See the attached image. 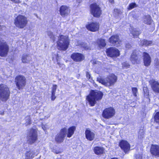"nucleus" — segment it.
I'll use <instances>...</instances> for the list:
<instances>
[{
    "mask_svg": "<svg viewBox=\"0 0 159 159\" xmlns=\"http://www.w3.org/2000/svg\"><path fill=\"white\" fill-rule=\"evenodd\" d=\"M71 58L75 61H80L84 59L83 56L79 53H74L72 54L71 56Z\"/></svg>",
    "mask_w": 159,
    "mask_h": 159,
    "instance_id": "nucleus-18",
    "label": "nucleus"
},
{
    "mask_svg": "<svg viewBox=\"0 0 159 159\" xmlns=\"http://www.w3.org/2000/svg\"><path fill=\"white\" fill-rule=\"evenodd\" d=\"M75 126H72L70 127L68 130L67 129L66 134L68 137L70 138L74 134L75 130Z\"/></svg>",
    "mask_w": 159,
    "mask_h": 159,
    "instance_id": "nucleus-25",
    "label": "nucleus"
},
{
    "mask_svg": "<svg viewBox=\"0 0 159 159\" xmlns=\"http://www.w3.org/2000/svg\"><path fill=\"white\" fill-rule=\"evenodd\" d=\"M151 17L150 15L145 16L143 17V22L145 24L150 25L152 22Z\"/></svg>",
    "mask_w": 159,
    "mask_h": 159,
    "instance_id": "nucleus-27",
    "label": "nucleus"
},
{
    "mask_svg": "<svg viewBox=\"0 0 159 159\" xmlns=\"http://www.w3.org/2000/svg\"><path fill=\"white\" fill-rule=\"evenodd\" d=\"M70 11L69 7L66 6H61L59 10L60 15L62 16H67L70 12Z\"/></svg>",
    "mask_w": 159,
    "mask_h": 159,
    "instance_id": "nucleus-16",
    "label": "nucleus"
},
{
    "mask_svg": "<svg viewBox=\"0 0 159 159\" xmlns=\"http://www.w3.org/2000/svg\"><path fill=\"white\" fill-rule=\"evenodd\" d=\"M42 128L44 130H45L46 129V127L43 124L42 125Z\"/></svg>",
    "mask_w": 159,
    "mask_h": 159,
    "instance_id": "nucleus-44",
    "label": "nucleus"
},
{
    "mask_svg": "<svg viewBox=\"0 0 159 159\" xmlns=\"http://www.w3.org/2000/svg\"><path fill=\"white\" fill-rule=\"evenodd\" d=\"M86 76L88 79L89 80L90 79V75L89 72H86Z\"/></svg>",
    "mask_w": 159,
    "mask_h": 159,
    "instance_id": "nucleus-40",
    "label": "nucleus"
},
{
    "mask_svg": "<svg viewBox=\"0 0 159 159\" xmlns=\"http://www.w3.org/2000/svg\"><path fill=\"white\" fill-rule=\"evenodd\" d=\"M107 55L111 57H117L120 55V51L115 48L111 47L106 50Z\"/></svg>",
    "mask_w": 159,
    "mask_h": 159,
    "instance_id": "nucleus-12",
    "label": "nucleus"
},
{
    "mask_svg": "<svg viewBox=\"0 0 159 159\" xmlns=\"http://www.w3.org/2000/svg\"><path fill=\"white\" fill-rule=\"evenodd\" d=\"M97 43L100 48L104 47L106 45L105 40L102 39H100L98 40Z\"/></svg>",
    "mask_w": 159,
    "mask_h": 159,
    "instance_id": "nucleus-28",
    "label": "nucleus"
},
{
    "mask_svg": "<svg viewBox=\"0 0 159 159\" xmlns=\"http://www.w3.org/2000/svg\"><path fill=\"white\" fill-rule=\"evenodd\" d=\"M152 43V42L150 41H148L146 40H143L141 41L140 44L142 45L149 46Z\"/></svg>",
    "mask_w": 159,
    "mask_h": 159,
    "instance_id": "nucleus-29",
    "label": "nucleus"
},
{
    "mask_svg": "<svg viewBox=\"0 0 159 159\" xmlns=\"http://www.w3.org/2000/svg\"><path fill=\"white\" fill-rule=\"evenodd\" d=\"M143 61L144 65L146 66L150 65L151 62V58L148 54L145 52L143 53Z\"/></svg>",
    "mask_w": 159,
    "mask_h": 159,
    "instance_id": "nucleus-20",
    "label": "nucleus"
},
{
    "mask_svg": "<svg viewBox=\"0 0 159 159\" xmlns=\"http://www.w3.org/2000/svg\"><path fill=\"white\" fill-rule=\"evenodd\" d=\"M109 0V1L112 3H113L114 2V0Z\"/></svg>",
    "mask_w": 159,
    "mask_h": 159,
    "instance_id": "nucleus-47",
    "label": "nucleus"
},
{
    "mask_svg": "<svg viewBox=\"0 0 159 159\" xmlns=\"http://www.w3.org/2000/svg\"><path fill=\"white\" fill-rule=\"evenodd\" d=\"M28 21L26 17L21 15H19L15 19V25L19 28H23L25 27Z\"/></svg>",
    "mask_w": 159,
    "mask_h": 159,
    "instance_id": "nucleus-5",
    "label": "nucleus"
},
{
    "mask_svg": "<svg viewBox=\"0 0 159 159\" xmlns=\"http://www.w3.org/2000/svg\"><path fill=\"white\" fill-rule=\"evenodd\" d=\"M117 77L114 74H111L105 79L97 78V80L100 83L107 87L111 86L116 81Z\"/></svg>",
    "mask_w": 159,
    "mask_h": 159,
    "instance_id": "nucleus-3",
    "label": "nucleus"
},
{
    "mask_svg": "<svg viewBox=\"0 0 159 159\" xmlns=\"http://www.w3.org/2000/svg\"><path fill=\"white\" fill-rule=\"evenodd\" d=\"M110 43L112 45L116 47L119 46L120 44L121 41L120 40L119 36L117 35L112 36L109 39Z\"/></svg>",
    "mask_w": 159,
    "mask_h": 159,
    "instance_id": "nucleus-13",
    "label": "nucleus"
},
{
    "mask_svg": "<svg viewBox=\"0 0 159 159\" xmlns=\"http://www.w3.org/2000/svg\"><path fill=\"white\" fill-rule=\"evenodd\" d=\"M11 0L16 3H19L20 2L19 0Z\"/></svg>",
    "mask_w": 159,
    "mask_h": 159,
    "instance_id": "nucleus-43",
    "label": "nucleus"
},
{
    "mask_svg": "<svg viewBox=\"0 0 159 159\" xmlns=\"http://www.w3.org/2000/svg\"><path fill=\"white\" fill-rule=\"evenodd\" d=\"M57 64L60 66V63L59 62H57Z\"/></svg>",
    "mask_w": 159,
    "mask_h": 159,
    "instance_id": "nucleus-49",
    "label": "nucleus"
},
{
    "mask_svg": "<svg viewBox=\"0 0 159 159\" xmlns=\"http://www.w3.org/2000/svg\"><path fill=\"white\" fill-rule=\"evenodd\" d=\"M115 114V110L110 107L106 108L102 112V115L105 118L108 119L113 116Z\"/></svg>",
    "mask_w": 159,
    "mask_h": 159,
    "instance_id": "nucleus-10",
    "label": "nucleus"
},
{
    "mask_svg": "<svg viewBox=\"0 0 159 159\" xmlns=\"http://www.w3.org/2000/svg\"><path fill=\"white\" fill-rule=\"evenodd\" d=\"M111 159H118L117 158H112Z\"/></svg>",
    "mask_w": 159,
    "mask_h": 159,
    "instance_id": "nucleus-50",
    "label": "nucleus"
},
{
    "mask_svg": "<svg viewBox=\"0 0 159 159\" xmlns=\"http://www.w3.org/2000/svg\"><path fill=\"white\" fill-rule=\"evenodd\" d=\"M5 26H2L0 25V30H3L4 29H5Z\"/></svg>",
    "mask_w": 159,
    "mask_h": 159,
    "instance_id": "nucleus-45",
    "label": "nucleus"
},
{
    "mask_svg": "<svg viewBox=\"0 0 159 159\" xmlns=\"http://www.w3.org/2000/svg\"><path fill=\"white\" fill-rule=\"evenodd\" d=\"M137 7V5L135 3H132L129 5L128 8L129 10H130Z\"/></svg>",
    "mask_w": 159,
    "mask_h": 159,
    "instance_id": "nucleus-32",
    "label": "nucleus"
},
{
    "mask_svg": "<svg viewBox=\"0 0 159 159\" xmlns=\"http://www.w3.org/2000/svg\"><path fill=\"white\" fill-rule=\"evenodd\" d=\"M130 60L133 64L139 63L140 59L136 54V52L134 51L132 53L130 58Z\"/></svg>",
    "mask_w": 159,
    "mask_h": 159,
    "instance_id": "nucleus-21",
    "label": "nucleus"
},
{
    "mask_svg": "<svg viewBox=\"0 0 159 159\" xmlns=\"http://www.w3.org/2000/svg\"><path fill=\"white\" fill-rule=\"evenodd\" d=\"M37 132L35 129H31L27 136L28 142L32 144L37 140Z\"/></svg>",
    "mask_w": 159,
    "mask_h": 159,
    "instance_id": "nucleus-9",
    "label": "nucleus"
},
{
    "mask_svg": "<svg viewBox=\"0 0 159 159\" xmlns=\"http://www.w3.org/2000/svg\"><path fill=\"white\" fill-rule=\"evenodd\" d=\"M91 14L96 17H99L101 14V11L98 5L96 3L91 4L90 6Z\"/></svg>",
    "mask_w": 159,
    "mask_h": 159,
    "instance_id": "nucleus-8",
    "label": "nucleus"
},
{
    "mask_svg": "<svg viewBox=\"0 0 159 159\" xmlns=\"http://www.w3.org/2000/svg\"><path fill=\"white\" fill-rule=\"evenodd\" d=\"M115 12H116L118 13V14H120L121 13V11L119 10L118 9H115L114 10Z\"/></svg>",
    "mask_w": 159,
    "mask_h": 159,
    "instance_id": "nucleus-42",
    "label": "nucleus"
},
{
    "mask_svg": "<svg viewBox=\"0 0 159 159\" xmlns=\"http://www.w3.org/2000/svg\"><path fill=\"white\" fill-rule=\"evenodd\" d=\"M35 155V152L34 151H30L27 152L25 154V159H32Z\"/></svg>",
    "mask_w": 159,
    "mask_h": 159,
    "instance_id": "nucleus-26",
    "label": "nucleus"
},
{
    "mask_svg": "<svg viewBox=\"0 0 159 159\" xmlns=\"http://www.w3.org/2000/svg\"><path fill=\"white\" fill-rule=\"evenodd\" d=\"M31 59L32 58L30 55L25 54H23L21 58L22 62L24 63H28Z\"/></svg>",
    "mask_w": 159,
    "mask_h": 159,
    "instance_id": "nucleus-23",
    "label": "nucleus"
},
{
    "mask_svg": "<svg viewBox=\"0 0 159 159\" xmlns=\"http://www.w3.org/2000/svg\"><path fill=\"white\" fill-rule=\"evenodd\" d=\"M57 86L56 84H53L52 88V90L51 93H55L57 89Z\"/></svg>",
    "mask_w": 159,
    "mask_h": 159,
    "instance_id": "nucleus-35",
    "label": "nucleus"
},
{
    "mask_svg": "<svg viewBox=\"0 0 159 159\" xmlns=\"http://www.w3.org/2000/svg\"><path fill=\"white\" fill-rule=\"evenodd\" d=\"M103 93L98 90H92L89 95L87 96V99L91 106H93L96 103V101L101 100L103 96Z\"/></svg>",
    "mask_w": 159,
    "mask_h": 159,
    "instance_id": "nucleus-1",
    "label": "nucleus"
},
{
    "mask_svg": "<svg viewBox=\"0 0 159 159\" xmlns=\"http://www.w3.org/2000/svg\"><path fill=\"white\" fill-rule=\"evenodd\" d=\"M86 27L88 30L90 31L95 32L99 29V25L97 22H92L87 25Z\"/></svg>",
    "mask_w": 159,
    "mask_h": 159,
    "instance_id": "nucleus-14",
    "label": "nucleus"
},
{
    "mask_svg": "<svg viewBox=\"0 0 159 159\" xmlns=\"http://www.w3.org/2000/svg\"><path fill=\"white\" fill-rule=\"evenodd\" d=\"M132 91L134 95L136 97L137 96V93L138 92V89L136 88H132Z\"/></svg>",
    "mask_w": 159,
    "mask_h": 159,
    "instance_id": "nucleus-36",
    "label": "nucleus"
},
{
    "mask_svg": "<svg viewBox=\"0 0 159 159\" xmlns=\"http://www.w3.org/2000/svg\"><path fill=\"white\" fill-rule=\"evenodd\" d=\"M47 34L48 35V36L50 38L52 39L53 40V41L55 40L54 36V35H53V33L51 31H48L47 32Z\"/></svg>",
    "mask_w": 159,
    "mask_h": 159,
    "instance_id": "nucleus-34",
    "label": "nucleus"
},
{
    "mask_svg": "<svg viewBox=\"0 0 159 159\" xmlns=\"http://www.w3.org/2000/svg\"><path fill=\"white\" fill-rule=\"evenodd\" d=\"M55 93H52V95L51 96V100L52 101L54 100L56 98L55 95Z\"/></svg>",
    "mask_w": 159,
    "mask_h": 159,
    "instance_id": "nucleus-39",
    "label": "nucleus"
},
{
    "mask_svg": "<svg viewBox=\"0 0 159 159\" xmlns=\"http://www.w3.org/2000/svg\"><path fill=\"white\" fill-rule=\"evenodd\" d=\"M67 132V129L64 128L61 129L60 132L56 136L55 138V140L57 143H61L62 142L66 136Z\"/></svg>",
    "mask_w": 159,
    "mask_h": 159,
    "instance_id": "nucleus-11",
    "label": "nucleus"
},
{
    "mask_svg": "<svg viewBox=\"0 0 159 159\" xmlns=\"http://www.w3.org/2000/svg\"><path fill=\"white\" fill-rule=\"evenodd\" d=\"M25 120V124L26 126L30 125L31 124V120L30 116H26Z\"/></svg>",
    "mask_w": 159,
    "mask_h": 159,
    "instance_id": "nucleus-30",
    "label": "nucleus"
},
{
    "mask_svg": "<svg viewBox=\"0 0 159 159\" xmlns=\"http://www.w3.org/2000/svg\"><path fill=\"white\" fill-rule=\"evenodd\" d=\"M77 2L78 3H80L82 1V0H77Z\"/></svg>",
    "mask_w": 159,
    "mask_h": 159,
    "instance_id": "nucleus-48",
    "label": "nucleus"
},
{
    "mask_svg": "<svg viewBox=\"0 0 159 159\" xmlns=\"http://www.w3.org/2000/svg\"><path fill=\"white\" fill-rule=\"evenodd\" d=\"M154 121L156 122L159 123V112L156 113L154 116Z\"/></svg>",
    "mask_w": 159,
    "mask_h": 159,
    "instance_id": "nucleus-33",
    "label": "nucleus"
},
{
    "mask_svg": "<svg viewBox=\"0 0 159 159\" xmlns=\"http://www.w3.org/2000/svg\"><path fill=\"white\" fill-rule=\"evenodd\" d=\"M104 148L101 147H95L93 149V151L97 155H99L102 154L104 152Z\"/></svg>",
    "mask_w": 159,
    "mask_h": 159,
    "instance_id": "nucleus-24",
    "label": "nucleus"
},
{
    "mask_svg": "<svg viewBox=\"0 0 159 159\" xmlns=\"http://www.w3.org/2000/svg\"><path fill=\"white\" fill-rule=\"evenodd\" d=\"M130 66V65L128 63L126 62H124L122 64V67L125 68H129Z\"/></svg>",
    "mask_w": 159,
    "mask_h": 159,
    "instance_id": "nucleus-37",
    "label": "nucleus"
},
{
    "mask_svg": "<svg viewBox=\"0 0 159 159\" xmlns=\"http://www.w3.org/2000/svg\"><path fill=\"white\" fill-rule=\"evenodd\" d=\"M2 38L0 40V56L2 57H6L9 51V47L7 43Z\"/></svg>",
    "mask_w": 159,
    "mask_h": 159,
    "instance_id": "nucleus-7",
    "label": "nucleus"
},
{
    "mask_svg": "<svg viewBox=\"0 0 159 159\" xmlns=\"http://www.w3.org/2000/svg\"><path fill=\"white\" fill-rule=\"evenodd\" d=\"M135 159H142V154H138L135 155Z\"/></svg>",
    "mask_w": 159,
    "mask_h": 159,
    "instance_id": "nucleus-38",
    "label": "nucleus"
},
{
    "mask_svg": "<svg viewBox=\"0 0 159 159\" xmlns=\"http://www.w3.org/2000/svg\"><path fill=\"white\" fill-rule=\"evenodd\" d=\"M125 47L126 48L129 49L130 48L131 46L130 44L127 43Z\"/></svg>",
    "mask_w": 159,
    "mask_h": 159,
    "instance_id": "nucleus-41",
    "label": "nucleus"
},
{
    "mask_svg": "<svg viewBox=\"0 0 159 159\" xmlns=\"http://www.w3.org/2000/svg\"><path fill=\"white\" fill-rule=\"evenodd\" d=\"M85 134L86 138L89 141L93 140L95 134L90 130L87 129L85 131Z\"/></svg>",
    "mask_w": 159,
    "mask_h": 159,
    "instance_id": "nucleus-22",
    "label": "nucleus"
},
{
    "mask_svg": "<svg viewBox=\"0 0 159 159\" xmlns=\"http://www.w3.org/2000/svg\"><path fill=\"white\" fill-rule=\"evenodd\" d=\"M119 146L126 153L129 150L130 148V144L126 141L125 140H122L120 142Z\"/></svg>",
    "mask_w": 159,
    "mask_h": 159,
    "instance_id": "nucleus-15",
    "label": "nucleus"
},
{
    "mask_svg": "<svg viewBox=\"0 0 159 159\" xmlns=\"http://www.w3.org/2000/svg\"><path fill=\"white\" fill-rule=\"evenodd\" d=\"M15 82L17 88L20 89H23L26 85V80L24 76L19 75L16 77Z\"/></svg>",
    "mask_w": 159,
    "mask_h": 159,
    "instance_id": "nucleus-6",
    "label": "nucleus"
},
{
    "mask_svg": "<svg viewBox=\"0 0 159 159\" xmlns=\"http://www.w3.org/2000/svg\"><path fill=\"white\" fill-rule=\"evenodd\" d=\"M150 151L152 154L159 157V146L152 145L151 147Z\"/></svg>",
    "mask_w": 159,
    "mask_h": 159,
    "instance_id": "nucleus-19",
    "label": "nucleus"
},
{
    "mask_svg": "<svg viewBox=\"0 0 159 159\" xmlns=\"http://www.w3.org/2000/svg\"><path fill=\"white\" fill-rule=\"evenodd\" d=\"M0 114L1 115H3L4 114L3 111H0Z\"/></svg>",
    "mask_w": 159,
    "mask_h": 159,
    "instance_id": "nucleus-46",
    "label": "nucleus"
},
{
    "mask_svg": "<svg viewBox=\"0 0 159 159\" xmlns=\"http://www.w3.org/2000/svg\"><path fill=\"white\" fill-rule=\"evenodd\" d=\"M10 91L8 87L5 84H0V99L2 101H6L10 96Z\"/></svg>",
    "mask_w": 159,
    "mask_h": 159,
    "instance_id": "nucleus-4",
    "label": "nucleus"
},
{
    "mask_svg": "<svg viewBox=\"0 0 159 159\" xmlns=\"http://www.w3.org/2000/svg\"><path fill=\"white\" fill-rule=\"evenodd\" d=\"M131 33L134 37L135 38L139 34V32L135 30L134 29L131 31Z\"/></svg>",
    "mask_w": 159,
    "mask_h": 159,
    "instance_id": "nucleus-31",
    "label": "nucleus"
},
{
    "mask_svg": "<svg viewBox=\"0 0 159 159\" xmlns=\"http://www.w3.org/2000/svg\"><path fill=\"white\" fill-rule=\"evenodd\" d=\"M149 83L151 85L152 90L156 93H159V83L154 80H150Z\"/></svg>",
    "mask_w": 159,
    "mask_h": 159,
    "instance_id": "nucleus-17",
    "label": "nucleus"
},
{
    "mask_svg": "<svg viewBox=\"0 0 159 159\" xmlns=\"http://www.w3.org/2000/svg\"><path fill=\"white\" fill-rule=\"evenodd\" d=\"M69 43V41L67 36L61 35L58 37L57 44L59 50H66L68 48Z\"/></svg>",
    "mask_w": 159,
    "mask_h": 159,
    "instance_id": "nucleus-2",
    "label": "nucleus"
}]
</instances>
